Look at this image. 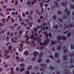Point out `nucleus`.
Returning a JSON list of instances; mask_svg holds the SVG:
<instances>
[{"label":"nucleus","instance_id":"39448f33","mask_svg":"<svg viewBox=\"0 0 74 74\" xmlns=\"http://www.w3.org/2000/svg\"><path fill=\"white\" fill-rule=\"evenodd\" d=\"M51 43L52 44V45H55V44H56V43H57V41L56 40H55L54 41L52 40L51 41Z\"/></svg>","mask_w":74,"mask_h":74},{"label":"nucleus","instance_id":"c756f323","mask_svg":"<svg viewBox=\"0 0 74 74\" xmlns=\"http://www.w3.org/2000/svg\"><path fill=\"white\" fill-rule=\"evenodd\" d=\"M46 63H49L50 62V60L49 59H47V60H46Z\"/></svg>","mask_w":74,"mask_h":74},{"label":"nucleus","instance_id":"1a4fd4ad","mask_svg":"<svg viewBox=\"0 0 74 74\" xmlns=\"http://www.w3.org/2000/svg\"><path fill=\"white\" fill-rule=\"evenodd\" d=\"M57 39L58 40H61L62 39V37L60 36H58L57 37Z\"/></svg>","mask_w":74,"mask_h":74},{"label":"nucleus","instance_id":"a878e982","mask_svg":"<svg viewBox=\"0 0 74 74\" xmlns=\"http://www.w3.org/2000/svg\"><path fill=\"white\" fill-rule=\"evenodd\" d=\"M41 62H42V59H41V58H39L37 60V62H38V63H40Z\"/></svg>","mask_w":74,"mask_h":74},{"label":"nucleus","instance_id":"7ed1b4c3","mask_svg":"<svg viewBox=\"0 0 74 74\" xmlns=\"http://www.w3.org/2000/svg\"><path fill=\"white\" fill-rule=\"evenodd\" d=\"M44 46H45V45H47L46 46H47L48 45V44H47L48 42V40L47 39L46 40H45L44 41Z\"/></svg>","mask_w":74,"mask_h":74},{"label":"nucleus","instance_id":"c9c22d12","mask_svg":"<svg viewBox=\"0 0 74 74\" xmlns=\"http://www.w3.org/2000/svg\"><path fill=\"white\" fill-rule=\"evenodd\" d=\"M16 60H17L18 61L20 60V58H18V56H16Z\"/></svg>","mask_w":74,"mask_h":74},{"label":"nucleus","instance_id":"37998d69","mask_svg":"<svg viewBox=\"0 0 74 74\" xmlns=\"http://www.w3.org/2000/svg\"><path fill=\"white\" fill-rule=\"evenodd\" d=\"M69 56L70 57H72V56H74V54L72 53L69 55Z\"/></svg>","mask_w":74,"mask_h":74},{"label":"nucleus","instance_id":"a211bd4d","mask_svg":"<svg viewBox=\"0 0 74 74\" xmlns=\"http://www.w3.org/2000/svg\"><path fill=\"white\" fill-rule=\"evenodd\" d=\"M62 38L63 40H64V41H66L67 39V38H66L65 36H62Z\"/></svg>","mask_w":74,"mask_h":74},{"label":"nucleus","instance_id":"79ce46f5","mask_svg":"<svg viewBox=\"0 0 74 74\" xmlns=\"http://www.w3.org/2000/svg\"><path fill=\"white\" fill-rule=\"evenodd\" d=\"M34 69H35L36 70H38V66H36L34 67Z\"/></svg>","mask_w":74,"mask_h":74},{"label":"nucleus","instance_id":"3c124183","mask_svg":"<svg viewBox=\"0 0 74 74\" xmlns=\"http://www.w3.org/2000/svg\"><path fill=\"white\" fill-rule=\"evenodd\" d=\"M67 15H70V12H67Z\"/></svg>","mask_w":74,"mask_h":74},{"label":"nucleus","instance_id":"49530a36","mask_svg":"<svg viewBox=\"0 0 74 74\" xmlns=\"http://www.w3.org/2000/svg\"><path fill=\"white\" fill-rule=\"evenodd\" d=\"M50 58H51V59H54L53 57V56L52 55H50L49 56Z\"/></svg>","mask_w":74,"mask_h":74},{"label":"nucleus","instance_id":"4468645a","mask_svg":"<svg viewBox=\"0 0 74 74\" xmlns=\"http://www.w3.org/2000/svg\"><path fill=\"white\" fill-rule=\"evenodd\" d=\"M49 69H50V70H54L55 69V67L52 66H50L49 67Z\"/></svg>","mask_w":74,"mask_h":74},{"label":"nucleus","instance_id":"338daca9","mask_svg":"<svg viewBox=\"0 0 74 74\" xmlns=\"http://www.w3.org/2000/svg\"><path fill=\"white\" fill-rule=\"evenodd\" d=\"M27 4L28 5H29L30 4V1H28L27 2Z\"/></svg>","mask_w":74,"mask_h":74},{"label":"nucleus","instance_id":"8fccbe9b","mask_svg":"<svg viewBox=\"0 0 74 74\" xmlns=\"http://www.w3.org/2000/svg\"><path fill=\"white\" fill-rule=\"evenodd\" d=\"M49 37H50V38H51V37H52V36H51V33H49Z\"/></svg>","mask_w":74,"mask_h":74},{"label":"nucleus","instance_id":"20e7f679","mask_svg":"<svg viewBox=\"0 0 74 74\" xmlns=\"http://www.w3.org/2000/svg\"><path fill=\"white\" fill-rule=\"evenodd\" d=\"M68 26L70 28H72V27H73L74 28V25H73V23L72 24L70 23L69 25H68Z\"/></svg>","mask_w":74,"mask_h":74},{"label":"nucleus","instance_id":"9d476101","mask_svg":"<svg viewBox=\"0 0 74 74\" xmlns=\"http://www.w3.org/2000/svg\"><path fill=\"white\" fill-rule=\"evenodd\" d=\"M38 54V53L37 51H35L33 53V55L34 56H37Z\"/></svg>","mask_w":74,"mask_h":74},{"label":"nucleus","instance_id":"ddd939ff","mask_svg":"<svg viewBox=\"0 0 74 74\" xmlns=\"http://www.w3.org/2000/svg\"><path fill=\"white\" fill-rule=\"evenodd\" d=\"M28 25H29L30 27H32L33 23V22H29L28 23Z\"/></svg>","mask_w":74,"mask_h":74},{"label":"nucleus","instance_id":"c85d7f7f","mask_svg":"<svg viewBox=\"0 0 74 74\" xmlns=\"http://www.w3.org/2000/svg\"><path fill=\"white\" fill-rule=\"evenodd\" d=\"M64 26L65 27V29H68V26H67V24H64Z\"/></svg>","mask_w":74,"mask_h":74},{"label":"nucleus","instance_id":"c03bdc74","mask_svg":"<svg viewBox=\"0 0 74 74\" xmlns=\"http://www.w3.org/2000/svg\"><path fill=\"white\" fill-rule=\"evenodd\" d=\"M26 29H27V30H29V29H30V27L28 26L26 27Z\"/></svg>","mask_w":74,"mask_h":74},{"label":"nucleus","instance_id":"052dcab7","mask_svg":"<svg viewBox=\"0 0 74 74\" xmlns=\"http://www.w3.org/2000/svg\"><path fill=\"white\" fill-rule=\"evenodd\" d=\"M18 4V1H16V2L15 3V5H17Z\"/></svg>","mask_w":74,"mask_h":74},{"label":"nucleus","instance_id":"5fc2aeb1","mask_svg":"<svg viewBox=\"0 0 74 74\" xmlns=\"http://www.w3.org/2000/svg\"><path fill=\"white\" fill-rule=\"evenodd\" d=\"M6 39L7 41H8L9 40V37L7 36L6 37Z\"/></svg>","mask_w":74,"mask_h":74},{"label":"nucleus","instance_id":"774afa93","mask_svg":"<svg viewBox=\"0 0 74 74\" xmlns=\"http://www.w3.org/2000/svg\"><path fill=\"white\" fill-rule=\"evenodd\" d=\"M11 74H14V71H12L11 72Z\"/></svg>","mask_w":74,"mask_h":74},{"label":"nucleus","instance_id":"4c0bfd02","mask_svg":"<svg viewBox=\"0 0 74 74\" xmlns=\"http://www.w3.org/2000/svg\"><path fill=\"white\" fill-rule=\"evenodd\" d=\"M70 7L72 8V9H74V5H72L70 6Z\"/></svg>","mask_w":74,"mask_h":74},{"label":"nucleus","instance_id":"393cba45","mask_svg":"<svg viewBox=\"0 0 74 74\" xmlns=\"http://www.w3.org/2000/svg\"><path fill=\"white\" fill-rule=\"evenodd\" d=\"M64 53H67L68 52V49H64Z\"/></svg>","mask_w":74,"mask_h":74},{"label":"nucleus","instance_id":"aec40b11","mask_svg":"<svg viewBox=\"0 0 74 74\" xmlns=\"http://www.w3.org/2000/svg\"><path fill=\"white\" fill-rule=\"evenodd\" d=\"M25 64L24 63H21L20 64V66L21 67H23L25 66Z\"/></svg>","mask_w":74,"mask_h":74},{"label":"nucleus","instance_id":"423d86ee","mask_svg":"<svg viewBox=\"0 0 74 74\" xmlns=\"http://www.w3.org/2000/svg\"><path fill=\"white\" fill-rule=\"evenodd\" d=\"M55 56L56 58H58L59 57V54L58 53H56L55 54Z\"/></svg>","mask_w":74,"mask_h":74},{"label":"nucleus","instance_id":"2f4dec72","mask_svg":"<svg viewBox=\"0 0 74 74\" xmlns=\"http://www.w3.org/2000/svg\"><path fill=\"white\" fill-rule=\"evenodd\" d=\"M70 63L72 64V63H73L74 62V60H72V59H71L70 60Z\"/></svg>","mask_w":74,"mask_h":74},{"label":"nucleus","instance_id":"603ef678","mask_svg":"<svg viewBox=\"0 0 74 74\" xmlns=\"http://www.w3.org/2000/svg\"><path fill=\"white\" fill-rule=\"evenodd\" d=\"M34 35H31V39L32 40L33 38H34Z\"/></svg>","mask_w":74,"mask_h":74},{"label":"nucleus","instance_id":"58836bf2","mask_svg":"<svg viewBox=\"0 0 74 74\" xmlns=\"http://www.w3.org/2000/svg\"><path fill=\"white\" fill-rule=\"evenodd\" d=\"M25 74H30V72L29 71H27L25 72Z\"/></svg>","mask_w":74,"mask_h":74},{"label":"nucleus","instance_id":"6e6552de","mask_svg":"<svg viewBox=\"0 0 74 74\" xmlns=\"http://www.w3.org/2000/svg\"><path fill=\"white\" fill-rule=\"evenodd\" d=\"M32 66L31 65H29L27 67V69L28 70H32Z\"/></svg>","mask_w":74,"mask_h":74},{"label":"nucleus","instance_id":"6e6d98bb","mask_svg":"<svg viewBox=\"0 0 74 74\" xmlns=\"http://www.w3.org/2000/svg\"><path fill=\"white\" fill-rule=\"evenodd\" d=\"M34 32H37V27H36L34 29Z\"/></svg>","mask_w":74,"mask_h":74},{"label":"nucleus","instance_id":"412c9836","mask_svg":"<svg viewBox=\"0 0 74 74\" xmlns=\"http://www.w3.org/2000/svg\"><path fill=\"white\" fill-rule=\"evenodd\" d=\"M54 3L56 5V7H59V6L58 5H58V2L57 1H54Z\"/></svg>","mask_w":74,"mask_h":74},{"label":"nucleus","instance_id":"bb28decb","mask_svg":"<svg viewBox=\"0 0 74 74\" xmlns=\"http://www.w3.org/2000/svg\"><path fill=\"white\" fill-rule=\"evenodd\" d=\"M71 49H74V45H73V44H71Z\"/></svg>","mask_w":74,"mask_h":74},{"label":"nucleus","instance_id":"09e8293b","mask_svg":"<svg viewBox=\"0 0 74 74\" xmlns=\"http://www.w3.org/2000/svg\"><path fill=\"white\" fill-rule=\"evenodd\" d=\"M8 65L7 64H5L4 66V67H5V68H7V67H8Z\"/></svg>","mask_w":74,"mask_h":74},{"label":"nucleus","instance_id":"473e14b6","mask_svg":"<svg viewBox=\"0 0 74 74\" xmlns=\"http://www.w3.org/2000/svg\"><path fill=\"white\" fill-rule=\"evenodd\" d=\"M53 19H54V20L56 19V16H55V15H54L53 16Z\"/></svg>","mask_w":74,"mask_h":74},{"label":"nucleus","instance_id":"a18cd8bd","mask_svg":"<svg viewBox=\"0 0 74 74\" xmlns=\"http://www.w3.org/2000/svg\"><path fill=\"white\" fill-rule=\"evenodd\" d=\"M16 13H15V12H12L11 13V14L12 15H15L16 14Z\"/></svg>","mask_w":74,"mask_h":74},{"label":"nucleus","instance_id":"6ab92c4d","mask_svg":"<svg viewBox=\"0 0 74 74\" xmlns=\"http://www.w3.org/2000/svg\"><path fill=\"white\" fill-rule=\"evenodd\" d=\"M62 49V47L61 46H59L58 47H57V51H60V49Z\"/></svg>","mask_w":74,"mask_h":74},{"label":"nucleus","instance_id":"ea45409f","mask_svg":"<svg viewBox=\"0 0 74 74\" xmlns=\"http://www.w3.org/2000/svg\"><path fill=\"white\" fill-rule=\"evenodd\" d=\"M19 67H16V71H19Z\"/></svg>","mask_w":74,"mask_h":74},{"label":"nucleus","instance_id":"f03ea898","mask_svg":"<svg viewBox=\"0 0 74 74\" xmlns=\"http://www.w3.org/2000/svg\"><path fill=\"white\" fill-rule=\"evenodd\" d=\"M59 26L58 25H54L53 26V28L56 30H57L59 29Z\"/></svg>","mask_w":74,"mask_h":74},{"label":"nucleus","instance_id":"f3484780","mask_svg":"<svg viewBox=\"0 0 74 74\" xmlns=\"http://www.w3.org/2000/svg\"><path fill=\"white\" fill-rule=\"evenodd\" d=\"M44 33L45 35H46V38H48V36H49L48 35V34H47L46 32H44Z\"/></svg>","mask_w":74,"mask_h":74},{"label":"nucleus","instance_id":"13d9d810","mask_svg":"<svg viewBox=\"0 0 74 74\" xmlns=\"http://www.w3.org/2000/svg\"><path fill=\"white\" fill-rule=\"evenodd\" d=\"M10 28L11 29H14V27L13 26H11L10 27Z\"/></svg>","mask_w":74,"mask_h":74},{"label":"nucleus","instance_id":"0e129e2a","mask_svg":"<svg viewBox=\"0 0 74 74\" xmlns=\"http://www.w3.org/2000/svg\"><path fill=\"white\" fill-rule=\"evenodd\" d=\"M10 57V56H8L5 57V59H8Z\"/></svg>","mask_w":74,"mask_h":74},{"label":"nucleus","instance_id":"a19ab883","mask_svg":"<svg viewBox=\"0 0 74 74\" xmlns=\"http://www.w3.org/2000/svg\"><path fill=\"white\" fill-rule=\"evenodd\" d=\"M32 60V61H36V57H34V58H32L31 59Z\"/></svg>","mask_w":74,"mask_h":74},{"label":"nucleus","instance_id":"f8f14e48","mask_svg":"<svg viewBox=\"0 0 74 74\" xmlns=\"http://www.w3.org/2000/svg\"><path fill=\"white\" fill-rule=\"evenodd\" d=\"M67 57V55H65V56H64L63 57V60H64V61L66 60Z\"/></svg>","mask_w":74,"mask_h":74},{"label":"nucleus","instance_id":"e433bc0d","mask_svg":"<svg viewBox=\"0 0 74 74\" xmlns=\"http://www.w3.org/2000/svg\"><path fill=\"white\" fill-rule=\"evenodd\" d=\"M23 33V32L21 31H20L18 32V34H20V35H21V34H22Z\"/></svg>","mask_w":74,"mask_h":74},{"label":"nucleus","instance_id":"69168bd1","mask_svg":"<svg viewBox=\"0 0 74 74\" xmlns=\"http://www.w3.org/2000/svg\"><path fill=\"white\" fill-rule=\"evenodd\" d=\"M48 28H49V27H48V26H46L45 27L46 30H48Z\"/></svg>","mask_w":74,"mask_h":74},{"label":"nucleus","instance_id":"2eb2a0df","mask_svg":"<svg viewBox=\"0 0 74 74\" xmlns=\"http://www.w3.org/2000/svg\"><path fill=\"white\" fill-rule=\"evenodd\" d=\"M28 18L30 20H33V17H32V16L31 15H28Z\"/></svg>","mask_w":74,"mask_h":74},{"label":"nucleus","instance_id":"5701e85b","mask_svg":"<svg viewBox=\"0 0 74 74\" xmlns=\"http://www.w3.org/2000/svg\"><path fill=\"white\" fill-rule=\"evenodd\" d=\"M25 70V68H22L20 69V72H22L23 71H24Z\"/></svg>","mask_w":74,"mask_h":74},{"label":"nucleus","instance_id":"dca6fc26","mask_svg":"<svg viewBox=\"0 0 74 74\" xmlns=\"http://www.w3.org/2000/svg\"><path fill=\"white\" fill-rule=\"evenodd\" d=\"M24 54L25 55L27 56V55H29V52L27 51H25L24 52Z\"/></svg>","mask_w":74,"mask_h":74},{"label":"nucleus","instance_id":"de8ad7c7","mask_svg":"<svg viewBox=\"0 0 74 74\" xmlns=\"http://www.w3.org/2000/svg\"><path fill=\"white\" fill-rule=\"evenodd\" d=\"M30 14L32 15V14H33V11L32 10H31L30 11Z\"/></svg>","mask_w":74,"mask_h":74},{"label":"nucleus","instance_id":"0eeeda50","mask_svg":"<svg viewBox=\"0 0 74 74\" xmlns=\"http://www.w3.org/2000/svg\"><path fill=\"white\" fill-rule=\"evenodd\" d=\"M40 66L42 67H45V68H47V65L45 64H40Z\"/></svg>","mask_w":74,"mask_h":74},{"label":"nucleus","instance_id":"e2e57ef3","mask_svg":"<svg viewBox=\"0 0 74 74\" xmlns=\"http://www.w3.org/2000/svg\"><path fill=\"white\" fill-rule=\"evenodd\" d=\"M39 44L40 45H43L44 43L43 42H40L39 43Z\"/></svg>","mask_w":74,"mask_h":74},{"label":"nucleus","instance_id":"b1692460","mask_svg":"<svg viewBox=\"0 0 74 74\" xmlns=\"http://www.w3.org/2000/svg\"><path fill=\"white\" fill-rule=\"evenodd\" d=\"M8 49L10 51L12 49V46L11 45L8 48Z\"/></svg>","mask_w":74,"mask_h":74},{"label":"nucleus","instance_id":"cd10ccee","mask_svg":"<svg viewBox=\"0 0 74 74\" xmlns=\"http://www.w3.org/2000/svg\"><path fill=\"white\" fill-rule=\"evenodd\" d=\"M58 14L59 15H60V14H62V11H60V10H58Z\"/></svg>","mask_w":74,"mask_h":74},{"label":"nucleus","instance_id":"4d7b16f0","mask_svg":"<svg viewBox=\"0 0 74 74\" xmlns=\"http://www.w3.org/2000/svg\"><path fill=\"white\" fill-rule=\"evenodd\" d=\"M47 25V24H46V22H44L43 24V26H44V27H45V26Z\"/></svg>","mask_w":74,"mask_h":74},{"label":"nucleus","instance_id":"bf43d9fd","mask_svg":"<svg viewBox=\"0 0 74 74\" xmlns=\"http://www.w3.org/2000/svg\"><path fill=\"white\" fill-rule=\"evenodd\" d=\"M22 20H23V19L21 18H20L19 19V21L20 22H22Z\"/></svg>","mask_w":74,"mask_h":74},{"label":"nucleus","instance_id":"4be33fe9","mask_svg":"<svg viewBox=\"0 0 74 74\" xmlns=\"http://www.w3.org/2000/svg\"><path fill=\"white\" fill-rule=\"evenodd\" d=\"M71 36V32H69L67 34L68 37H70Z\"/></svg>","mask_w":74,"mask_h":74},{"label":"nucleus","instance_id":"864d4df0","mask_svg":"<svg viewBox=\"0 0 74 74\" xmlns=\"http://www.w3.org/2000/svg\"><path fill=\"white\" fill-rule=\"evenodd\" d=\"M10 36H11V37H12L13 36H14V34H13V33L12 32H11L10 34Z\"/></svg>","mask_w":74,"mask_h":74},{"label":"nucleus","instance_id":"f257e3e1","mask_svg":"<svg viewBox=\"0 0 74 74\" xmlns=\"http://www.w3.org/2000/svg\"><path fill=\"white\" fill-rule=\"evenodd\" d=\"M66 4H68V3L67 2V1H66L64 2H62L61 3V5L62 6H64V7H65L66 5Z\"/></svg>","mask_w":74,"mask_h":74},{"label":"nucleus","instance_id":"72a5a7b5","mask_svg":"<svg viewBox=\"0 0 74 74\" xmlns=\"http://www.w3.org/2000/svg\"><path fill=\"white\" fill-rule=\"evenodd\" d=\"M40 71H44V68L43 67L40 68Z\"/></svg>","mask_w":74,"mask_h":74},{"label":"nucleus","instance_id":"680f3d73","mask_svg":"<svg viewBox=\"0 0 74 74\" xmlns=\"http://www.w3.org/2000/svg\"><path fill=\"white\" fill-rule=\"evenodd\" d=\"M64 11L65 12H68V9H65Z\"/></svg>","mask_w":74,"mask_h":74},{"label":"nucleus","instance_id":"f704fd0d","mask_svg":"<svg viewBox=\"0 0 74 74\" xmlns=\"http://www.w3.org/2000/svg\"><path fill=\"white\" fill-rule=\"evenodd\" d=\"M43 5V3H42V2H41L40 4V8H42V7Z\"/></svg>","mask_w":74,"mask_h":74},{"label":"nucleus","instance_id":"9b49d317","mask_svg":"<svg viewBox=\"0 0 74 74\" xmlns=\"http://www.w3.org/2000/svg\"><path fill=\"white\" fill-rule=\"evenodd\" d=\"M65 19H67V17L66 14H64V16L62 18V19H63V20H64Z\"/></svg>","mask_w":74,"mask_h":74},{"label":"nucleus","instance_id":"7c9ffc66","mask_svg":"<svg viewBox=\"0 0 74 74\" xmlns=\"http://www.w3.org/2000/svg\"><path fill=\"white\" fill-rule=\"evenodd\" d=\"M39 57L40 58H42V53H40Z\"/></svg>","mask_w":74,"mask_h":74}]
</instances>
